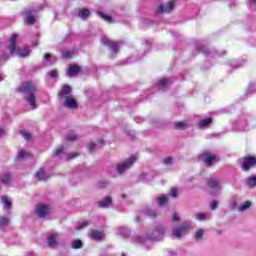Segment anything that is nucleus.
<instances>
[{
	"label": "nucleus",
	"instance_id": "55",
	"mask_svg": "<svg viewBox=\"0 0 256 256\" xmlns=\"http://www.w3.org/2000/svg\"><path fill=\"white\" fill-rule=\"evenodd\" d=\"M0 81H3V76H0Z\"/></svg>",
	"mask_w": 256,
	"mask_h": 256
},
{
	"label": "nucleus",
	"instance_id": "54",
	"mask_svg": "<svg viewBox=\"0 0 256 256\" xmlns=\"http://www.w3.org/2000/svg\"><path fill=\"white\" fill-rule=\"evenodd\" d=\"M141 121H143V119H139V120L137 121V123H141Z\"/></svg>",
	"mask_w": 256,
	"mask_h": 256
},
{
	"label": "nucleus",
	"instance_id": "17",
	"mask_svg": "<svg viewBox=\"0 0 256 256\" xmlns=\"http://www.w3.org/2000/svg\"><path fill=\"white\" fill-rule=\"evenodd\" d=\"M171 85V80L169 78H162L158 81L157 87L158 89H167Z\"/></svg>",
	"mask_w": 256,
	"mask_h": 256
},
{
	"label": "nucleus",
	"instance_id": "30",
	"mask_svg": "<svg viewBox=\"0 0 256 256\" xmlns=\"http://www.w3.org/2000/svg\"><path fill=\"white\" fill-rule=\"evenodd\" d=\"M211 118H206L202 121L199 122L198 126L199 127H207V125H211Z\"/></svg>",
	"mask_w": 256,
	"mask_h": 256
},
{
	"label": "nucleus",
	"instance_id": "3",
	"mask_svg": "<svg viewBox=\"0 0 256 256\" xmlns=\"http://www.w3.org/2000/svg\"><path fill=\"white\" fill-rule=\"evenodd\" d=\"M165 226H157L152 234H140L137 236V243H145L147 239H152L154 241H159L165 235Z\"/></svg>",
	"mask_w": 256,
	"mask_h": 256
},
{
	"label": "nucleus",
	"instance_id": "34",
	"mask_svg": "<svg viewBox=\"0 0 256 256\" xmlns=\"http://www.w3.org/2000/svg\"><path fill=\"white\" fill-rule=\"evenodd\" d=\"M2 203L5 207V209H11V201L7 199V197H2Z\"/></svg>",
	"mask_w": 256,
	"mask_h": 256
},
{
	"label": "nucleus",
	"instance_id": "25",
	"mask_svg": "<svg viewBox=\"0 0 256 256\" xmlns=\"http://www.w3.org/2000/svg\"><path fill=\"white\" fill-rule=\"evenodd\" d=\"M251 202H249V201H247V202H244V203H242V204H240L239 205V207H238V211L240 212V213H243V212H245V211H248V209H251Z\"/></svg>",
	"mask_w": 256,
	"mask_h": 256
},
{
	"label": "nucleus",
	"instance_id": "12",
	"mask_svg": "<svg viewBox=\"0 0 256 256\" xmlns=\"http://www.w3.org/2000/svg\"><path fill=\"white\" fill-rule=\"evenodd\" d=\"M89 237L92 238L94 241H103V239L105 238V234L98 230H92Z\"/></svg>",
	"mask_w": 256,
	"mask_h": 256
},
{
	"label": "nucleus",
	"instance_id": "23",
	"mask_svg": "<svg viewBox=\"0 0 256 256\" xmlns=\"http://www.w3.org/2000/svg\"><path fill=\"white\" fill-rule=\"evenodd\" d=\"M89 15H91V12L87 8L80 9L78 13V16L80 17V19H83L84 21L85 19H87V17H89Z\"/></svg>",
	"mask_w": 256,
	"mask_h": 256
},
{
	"label": "nucleus",
	"instance_id": "9",
	"mask_svg": "<svg viewBox=\"0 0 256 256\" xmlns=\"http://www.w3.org/2000/svg\"><path fill=\"white\" fill-rule=\"evenodd\" d=\"M101 43H103V45H106V47H109L112 53H119V43L113 42L108 38H101Z\"/></svg>",
	"mask_w": 256,
	"mask_h": 256
},
{
	"label": "nucleus",
	"instance_id": "6",
	"mask_svg": "<svg viewBox=\"0 0 256 256\" xmlns=\"http://www.w3.org/2000/svg\"><path fill=\"white\" fill-rule=\"evenodd\" d=\"M200 159H202L206 167H211L213 163H217V156L215 154H211L209 151L203 152L200 155Z\"/></svg>",
	"mask_w": 256,
	"mask_h": 256
},
{
	"label": "nucleus",
	"instance_id": "48",
	"mask_svg": "<svg viewBox=\"0 0 256 256\" xmlns=\"http://www.w3.org/2000/svg\"><path fill=\"white\" fill-rule=\"evenodd\" d=\"M57 70H52L51 72H50V77H52V79H55V77H57Z\"/></svg>",
	"mask_w": 256,
	"mask_h": 256
},
{
	"label": "nucleus",
	"instance_id": "15",
	"mask_svg": "<svg viewBox=\"0 0 256 256\" xmlns=\"http://www.w3.org/2000/svg\"><path fill=\"white\" fill-rule=\"evenodd\" d=\"M67 97H71V86L62 87V89L59 93L60 99H67Z\"/></svg>",
	"mask_w": 256,
	"mask_h": 256
},
{
	"label": "nucleus",
	"instance_id": "20",
	"mask_svg": "<svg viewBox=\"0 0 256 256\" xmlns=\"http://www.w3.org/2000/svg\"><path fill=\"white\" fill-rule=\"evenodd\" d=\"M36 177L39 181H47V179H49V176L45 173V169L43 168L36 172Z\"/></svg>",
	"mask_w": 256,
	"mask_h": 256
},
{
	"label": "nucleus",
	"instance_id": "32",
	"mask_svg": "<svg viewBox=\"0 0 256 256\" xmlns=\"http://www.w3.org/2000/svg\"><path fill=\"white\" fill-rule=\"evenodd\" d=\"M98 15H99L104 21H106L107 23H111L112 18H111L110 15L104 14V13H102V12H99Z\"/></svg>",
	"mask_w": 256,
	"mask_h": 256
},
{
	"label": "nucleus",
	"instance_id": "2",
	"mask_svg": "<svg viewBox=\"0 0 256 256\" xmlns=\"http://www.w3.org/2000/svg\"><path fill=\"white\" fill-rule=\"evenodd\" d=\"M17 39H19V35L17 34H13L9 39L8 49L10 51V55H17L18 57H29L31 49H29V47H24L22 49L17 48Z\"/></svg>",
	"mask_w": 256,
	"mask_h": 256
},
{
	"label": "nucleus",
	"instance_id": "44",
	"mask_svg": "<svg viewBox=\"0 0 256 256\" xmlns=\"http://www.w3.org/2000/svg\"><path fill=\"white\" fill-rule=\"evenodd\" d=\"M217 201H212L211 203H210V209H212V211H215V209H217Z\"/></svg>",
	"mask_w": 256,
	"mask_h": 256
},
{
	"label": "nucleus",
	"instance_id": "52",
	"mask_svg": "<svg viewBox=\"0 0 256 256\" xmlns=\"http://www.w3.org/2000/svg\"><path fill=\"white\" fill-rule=\"evenodd\" d=\"M3 135H5V130H3V128H0V137H3Z\"/></svg>",
	"mask_w": 256,
	"mask_h": 256
},
{
	"label": "nucleus",
	"instance_id": "8",
	"mask_svg": "<svg viewBox=\"0 0 256 256\" xmlns=\"http://www.w3.org/2000/svg\"><path fill=\"white\" fill-rule=\"evenodd\" d=\"M256 166V158L255 157H247L243 159V162L241 164L242 171H248L251 169V167Z\"/></svg>",
	"mask_w": 256,
	"mask_h": 256
},
{
	"label": "nucleus",
	"instance_id": "31",
	"mask_svg": "<svg viewBox=\"0 0 256 256\" xmlns=\"http://www.w3.org/2000/svg\"><path fill=\"white\" fill-rule=\"evenodd\" d=\"M7 225H9V218L7 217H0V227H7Z\"/></svg>",
	"mask_w": 256,
	"mask_h": 256
},
{
	"label": "nucleus",
	"instance_id": "14",
	"mask_svg": "<svg viewBox=\"0 0 256 256\" xmlns=\"http://www.w3.org/2000/svg\"><path fill=\"white\" fill-rule=\"evenodd\" d=\"M103 147V139H99L97 143L91 142L88 144V149L90 153H93V151H97V149H101Z\"/></svg>",
	"mask_w": 256,
	"mask_h": 256
},
{
	"label": "nucleus",
	"instance_id": "13",
	"mask_svg": "<svg viewBox=\"0 0 256 256\" xmlns=\"http://www.w3.org/2000/svg\"><path fill=\"white\" fill-rule=\"evenodd\" d=\"M64 107H67V109H76L77 101L73 97H67L64 99Z\"/></svg>",
	"mask_w": 256,
	"mask_h": 256
},
{
	"label": "nucleus",
	"instance_id": "22",
	"mask_svg": "<svg viewBox=\"0 0 256 256\" xmlns=\"http://www.w3.org/2000/svg\"><path fill=\"white\" fill-rule=\"evenodd\" d=\"M196 221H207V219H211V214L209 213H196L195 214Z\"/></svg>",
	"mask_w": 256,
	"mask_h": 256
},
{
	"label": "nucleus",
	"instance_id": "27",
	"mask_svg": "<svg viewBox=\"0 0 256 256\" xmlns=\"http://www.w3.org/2000/svg\"><path fill=\"white\" fill-rule=\"evenodd\" d=\"M174 127L175 129H179V130L187 129V127H189V123L185 121L177 122L175 123Z\"/></svg>",
	"mask_w": 256,
	"mask_h": 256
},
{
	"label": "nucleus",
	"instance_id": "29",
	"mask_svg": "<svg viewBox=\"0 0 256 256\" xmlns=\"http://www.w3.org/2000/svg\"><path fill=\"white\" fill-rule=\"evenodd\" d=\"M81 247H83V242L81 240H74L72 242L73 249H81Z\"/></svg>",
	"mask_w": 256,
	"mask_h": 256
},
{
	"label": "nucleus",
	"instance_id": "49",
	"mask_svg": "<svg viewBox=\"0 0 256 256\" xmlns=\"http://www.w3.org/2000/svg\"><path fill=\"white\" fill-rule=\"evenodd\" d=\"M172 221H179V215H177V213L172 215Z\"/></svg>",
	"mask_w": 256,
	"mask_h": 256
},
{
	"label": "nucleus",
	"instance_id": "50",
	"mask_svg": "<svg viewBox=\"0 0 256 256\" xmlns=\"http://www.w3.org/2000/svg\"><path fill=\"white\" fill-rule=\"evenodd\" d=\"M44 60L45 61H51V54L44 55Z\"/></svg>",
	"mask_w": 256,
	"mask_h": 256
},
{
	"label": "nucleus",
	"instance_id": "36",
	"mask_svg": "<svg viewBox=\"0 0 256 256\" xmlns=\"http://www.w3.org/2000/svg\"><path fill=\"white\" fill-rule=\"evenodd\" d=\"M88 225H89L88 221H82L76 225V229L78 230L85 229V227H87Z\"/></svg>",
	"mask_w": 256,
	"mask_h": 256
},
{
	"label": "nucleus",
	"instance_id": "16",
	"mask_svg": "<svg viewBox=\"0 0 256 256\" xmlns=\"http://www.w3.org/2000/svg\"><path fill=\"white\" fill-rule=\"evenodd\" d=\"M205 236V229L198 228L194 233V239L196 243H201L203 241V237Z\"/></svg>",
	"mask_w": 256,
	"mask_h": 256
},
{
	"label": "nucleus",
	"instance_id": "38",
	"mask_svg": "<svg viewBox=\"0 0 256 256\" xmlns=\"http://www.w3.org/2000/svg\"><path fill=\"white\" fill-rule=\"evenodd\" d=\"M71 52L69 50H65L62 52L63 59H71Z\"/></svg>",
	"mask_w": 256,
	"mask_h": 256
},
{
	"label": "nucleus",
	"instance_id": "53",
	"mask_svg": "<svg viewBox=\"0 0 256 256\" xmlns=\"http://www.w3.org/2000/svg\"><path fill=\"white\" fill-rule=\"evenodd\" d=\"M119 234H120V235H123L124 237L127 235L126 233H124V232L121 231V230L119 231Z\"/></svg>",
	"mask_w": 256,
	"mask_h": 256
},
{
	"label": "nucleus",
	"instance_id": "19",
	"mask_svg": "<svg viewBox=\"0 0 256 256\" xmlns=\"http://www.w3.org/2000/svg\"><path fill=\"white\" fill-rule=\"evenodd\" d=\"M81 71L79 66H70L66 72L67 77H75Z\"/></svg>",
	"mask_w": 256,
	"mask_h": 256
},
{
	"label": "nucleus",
	"instance_id": "40",
	"mask_svg": "<svg viewBox=\"0 0 256 256\" xmlns=\"http://www.w3.org/2000/svg\"><path fill=\"white\" fill-rule=\"evenodd\" d=\"M146 213L149 215V217H157V210L148 209Z\"/></svg>",
	"mask_w": 256,
	"mask_h": 256
},
{
	"label": "nucleus",
	"instance_id": "45",
	"mask_svg": "<svg viewBox=\"0 0 256 256\" xmlns=\"http://www.w3.org/2000/svg\"><path fill=\"white\" fill-rule=\"evenodd\" d=\"M75 157H79L78 153L69 154L67 157L68 161H71V159H75Z\"/></svg>",
	"mask_w": 256,
	"mask_h": 256
},
{
	"label": "nucleus",
	"instance_id": "47",
	"mask_svg": "<svg viewBox=\"0 0 256 256\" xmlns=\"http://www.w3.org/2000/svg\"><path fill=\"white\" fill-rule=\"evenodd\" d=\"M250 9H256V0H250Z\"/></svg>",
	"mask_w": 256,
	"mask_h": 256
},
{
	"label": "nucleus",
	"instance_id": "57",
	"mask_svg": "<svg viewBox=\"0 0 256 256\" xmlns=\"http://www.w3.org/2000/svg\"><path fill=\"white\" fill-rule=\"evenodd\" d=\"M121 256H126L125 253H122Z\"/></svg>",
	"mask_w": 256,
	"mask_h": 256
},
{
	"label": "nucleus",
	"instance_id": "41",
	"mask_svg": "<svg viewBox=\"0 0 256 256\" xmlns=\"http://www.w3.org/2000/svg\"><path fill=\"white\" fill-rule=\"evenodd\" d=\"M21 135L26 141H29V139H31V134L28 132H21Z\"/></svg>",
	"mask_w": 256,
	"mask_h": 256
},
{
	"label": "nucleus",
	"instance_id": "10",
	"mask_svg": "<svg viewBox=\"0 0 256 256\" xmlns=\"http://www.w3.org/2000/svg\"><path fill=\"white\" fill-rule=\"evenodd\" d=\"M175 9V0L170 1L168 4L160 5L157 13H171Z\"/></svg>",
	"mask_w": 256,
	"mask_h": 256
},
{
	"label": "nucleus",
	"instance_id": "28",
	"mask_svg": "<svg viewBox=\"0 0 256 256\" xmlns=\"http://www.w3.org/2000/svg\"><path fill=\"white\" fill-rule=\"evenodd\" d=\"M0 181L4 183V185H7L11 181V174L5 173L0 176Z\"/></svg>",
	"mask_w": 256,
	"mask_h": 256
},
{
	"label": "nucleus",
	"instance_id": "42",
	"mask_svg": "<svg viewBox=\"0 0 256 256\" xmlns=\"http://www.w3.org/2000/svg\"><path fill=\"white\" fill-rule=\"evenodd\" d=\"M172 163H173V158L167 157V158L164 159V164L165 165H172Z\"/></svg>",
	"mask_w": 256,
	"mask_h": 256
},
{
	"label": "nucleus",
	"instance_id": "35",
	"mask_svg": "<svg viewBox=\"0 0 256 256\" xmlns=\"http://www.w3.org/2000/svg\"><path fill=\"white\" fill-rule=\"evenodd\" d=\"M248 187H255L256 186V177H250L247 179Z\"/></svg>",
	"mask_w": 256,
	"mask_h": 256
},
{
	"label": "nucleus",
	"instance_id": "37",
	"mask_svg": "<svg viewBox=\"0 0 256 256\" xmlns=\"http://www.w3.org/2000/svg\"><path fill=\"white\" fill-rule=\"evenodd\" d=\"M75 139H77V134L74 132H71L67 135V140L68 141H75Z\"/></svg>",
	"mask_w": 256,
	"mask_h": 256
},
{
	"label": "nucleus",
	"instance_id": "21",
	"mask_svg": "<svg viewBox=\"0 0 256 256\" xmlns=\"http://www.w3.org/2000/svg\"><path fill=\"white\" fill-rule=\"evenodd\" d=\"M25 23L27 25H33L35 23V16L31 14V11L25 12Z\"/></svg>",
	"mask_w": 256,
	"mask_h": 256
},
{
	"label": "nucleus",
	"instance_id": "56",
	"mask_svg": "<svg viewBox=\"0 0 256 256\" xmlns=\"http://www.w3.org/2000/svg\"><path fill=\"white\" fill-rule=\"evenodd\" d=\"M123 199H125V194L122 195Z\"/></svg>",
	"mask_w": 256,
	"mask_h": 256
},
{
	"label": "nucleus",
	"instance_id": "5",
	"mask_svg": "<svg viewBox=\"0 0 256 256\" xmlns=\"http://www.w3.org/2000/svg\"><path fill=\"white\" fill-rule=\"evenodd\" d=\"M137 161V157L131 156L124 162H120L116 166V171L119 173V175H123L127 169H130V167Z\"/></svg>",
	"mask_w": 256,
	"mask_h": 256
},
{
	"label": "nucleus",
	"instance_id": "33",
	"mask_svg": "<svg viewBox=\"0 0 256 256\" xmlns=\"http://www.w3.org/2000/svg\"><path fill=\"white\" fill-rule=\"evenodd\" d=\"M167 201H168V198L165 195L160 196L158 198V204L160 205V207H163V205H165V203H167Z\"/></svg>",
	"mask_w": 256,
	"mask_h": 256
},
{
	"label": "nucleus",
	"instance_id": "11",
	"mask_svg": "<svg viewBox=\"0 0 256 256\" xmlns=\"http://www.w3.org/2000/svg\"><path fill=\"white\" fill-rule=\"evenodd\" d=\"M59 245V235L58 234H52L48 236V246L52 249H55Z\"/></svg>",
	"mask_w": 256,
	"mask_h": 256
},
{
	"label": "nucleus",
	"instance_id": "1",
	"mask_svg": "<svg viewBox=\"0 0 256 256\" xmlns=\"http://www.w3.org/2000/svg\"><path fill=\"white\" fill-rule=\"evenodd\" d=\"M35 91H37V88L31 82H25L19 88V92L25 95V100L29 103L31 109H35L37 107Z\"/></svg>",
	"mask_w": 256,
	"mask_h": 256
},
{
	"label": "nucleus",
	"instance_id": "26",
	"mask_svg": "<svg viewBox=\"0 0 256 256\" xmlns=\"http://www.w3.org/2000/svg\"><path fill=\"white\" fill-rule=\"evenodd\" d=\"M99 207L107 209L111 205V197L104 198L102 201L98 203Z\"/></svg>",
	"mask_w": 256,
	"mask_h": 256
},
{
	"label": "nucleus",
	"instance_id": "39",
	"mask_svg": "<svg viewBox=\"0 0 256 256\" xmlns=\"http://www.w3.org/2000/svg\"><path fill=\"white\" fill-rule=\"evenodd\" d=\"M169 195H170V197H173V198L175 199V197H177V195H178V190H177V188H172V189H170Z\"/></svg>",
	"mask_w": 256,
	"mask_h": 256
},
{
	"label": "nucleus",
	"instance_id": "51",
	"mask_svg": "<svg viewBox=\"0 0 256 256\" xmlns=\"http://www.w3.org/2000/svg\"><path fill=\"white\" fill-rule=\"evenodd\" d=\"M201 51H202V53H205L206 55L209 53V50H207L206 47H203V48L201 49Z\"/></svg>",
	"mask_w": 256,
	"mask_h": 256
},
{
	"label": "nucleus",
	"instance_id": "7",
	"mask_svg": "<svg viewBox=\"0 0 256 256\" xmlns=\"http://www.w3.org/2000/svg\"><path fill=\"white\" fill-rule=\"evenodd\" d=\"M35 213L37 217H40V219H44V217H47V215L51 213V207L47 204H38L36 205Z\"/></svg>",
	"mask_w": 256,
	"mask_h": 256
},
{
	"label": "nucleus",
	"instance_id": "4",
	"mask_svg": "<svg viewBox=\"0 0 256 256\" xmlns=\"http://www.w3.org/2000/svg\"><path fill=\"white\" fill-rule=\"evenodd\" d=\"M190 229L191 224L189 222H183L179 227L172 228V235L173 237H176V239H181L189 233Z\"/></svg>",
	"mask_w": 256,
	"mask_h": 256
},
{
	"label": "nucleus",
	"instance_id": "43",
	"mask_svg": "<svg viewBox=\"0 0 256 256\" xmlns=\"http://www.w3.org/2000/svg\"><path fill=\"white\" fill-rule=\"evenodd\" d=\"M61 153H63V147H58L55 151H54V155L57 157L58 155H61Z\"/></svg>",
	"mask_w": 256,
	"mask_h": 256
},
{
	"label": "nucleus",
	"instance_id": "46",
	"mask_svg": "<svg viewBox=\"0 0 256 256\" xmlns=\"http://www.w3.org/2000/svg\"><path fill=\"white\" fill-rule=\"evenodd\" d=\"M7 59H9V54H2L1 57H0V61H7Z\"/></svg>",
	"mask_w": 256,
	"mask_h": 256
},
{
	"label": "nucleus",
	"instance_id": "18",
	"mask_svg": "<svg viewBox=\"0 0 256 256\" xmlns=\"http://www.w3.org/2000/svg\"><path fill=\"white\" fill-rule=\"evenodd\" d=\"M208 187H210V189H213L214 191H219V189H221L219 179L208 180Z\"/></svg>",
	"mask_w": 256,
	"mask_h": 256
},
{
	"label": "nucleus",
	"instance_id": "24",
	"mask_svg": "<svg viewBox=\"0 0 256 256\" xmlns=\"http://www.w3.org/2000/svg\"><path fill=\"white\" fill-rule=\"evenodd\" d=\"M18 159H28V157H33L31 152L27 150H20L17 155Z\"/></svg>",
	"mask_w": 256,
	"mask_h": 256
}]
</instances>
